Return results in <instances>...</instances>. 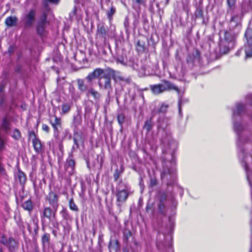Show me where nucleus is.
Listing matches in <instances>:
<instances>
[{
    "instance_id": "f257e3e1",
    "label": "nucleus",
    "mask_w": 252,
    "mask_h": 252,
    "mask_svg": "<svg viewBox=\"0 0 252 252\" xmlns=\"http://www.w3.org/2000/svg\"><path fill=\"white\" fill-rule=\"evenodd\" d=\"M233 128L238 136L237 146L240 151L239 157L240 158H244V152L241 147L244 143L248 142L250 141V138L247 137L245 130V126L241 122H234Z\"/></svg>"
},
{
    "instance_id": "c03bdc74",
    "label": "nucleus",
    "mask_w": 252,
    "mask_h": 252,
    "mask_svg": "<svg viewBox=\"0 0 252 252\" xmlns=\"http://www.w3.org/2000/svg\"><path fill=\"white\" fill-rule=\"evenodd\" d=\"M167 252H173L172 249L171 248H169L168 249Z\"/></svg>"
},
{
    "instance_id": "f704fd0d",
    "label": "nucleus",
    "mask_w": 252,
    "mask_h": 252,
    "mask_svg": "<svg viewBox=\"0 0 252 252\" xmlns=\"http://www.w3.org/2000/svg\"><path fill=\"white\" fill-rule=\"evenodd\" d=\"M164 205L160 203L158 206V210L161 214H164Z\"/></svg>"
},
{
    "instance_id": "2eb2a0df",
    "label": "nucleus",
    "mask_w": 252,
    "mask_h": 252,
    "mask_svg": "<svg viewBox=\"0 0 252 252\" xmlns=\"http://www.w3.org/2000/svg\"><path fill=\"white\" fill-rule=\"evenodd\" d=\"M245 111V106L241 103H238L235 109L233 110V115L235 117L237 115H239L242 114Z\"/></svg>"
},
{
    "instance_id": "393cba45",
    "label": "nucleus",
    "mask_w": 252,
    "mask_h": 252,
    "mask_svg": "<svg viewBox=\"0 0 252 252\" xmlns=\"http://www.w3.org/2000/svg\"><path fill=\"white\" fill-rule=\"evenodd\" d=\"M236 0H227V4L229 9L232 10L234 8Z\"/></svg>"
},
{
    "instance_id": "aec40b11",
    "label": "nucleus",
    "mask_w": 252,
    "mask_h": 252,
    "mask_svg": "<svg viewBox=\"0 0 252 252\" xmlns=\"http://www.w3.org/2000/svg\"><path fill=\"white\" fill-rule=\"evenodd\" d=\"M6 245L9 247L10 250H12L17 247V243L13 239L9 238Z\"/></svg>"
},
{
    "instance_id": "b1692460",
    "label": "nucleus",
    "mask_w": 252,
    "mask_h": 252,
    "mask_svg": "<svg viewBox=\"0 0 252 252\" xmlns=\"http://www.w3.org/2000/svg\"><path fill=\"white\" fill-rule=\"evenodd\" d=\"M69 208L75 212H77L78 211V208L77 206L76 205L75 203H74L73 199H70L69 201Z\"/></svg>"
},
{
    "instance_id": "c9c22d12",
    "label": "nucleus",
    "mask_w": 252,
    "mask_h": 252,
    "mask_svg": "<svg viewBox=\"0 0 252 252\" xmlns=\"http://www.w3.org/2000/svg\"><path fill=\"white\" fill-rule=\"evenodd\" d=\"M0 241L2 243H3L4 245H6L7 242L6 239L5 238V237L4 236H2V238Z\"/></svg>"
},
{
    "instance_id": "c756f323",
    "label": "nucleus",
    "mask_w": 252,
    "mask_h": 252,
    "mask_svg": "<svg viewBox=\"0 0 252 252\" xmlns=\"http://www.w3.org/2000/svg\"><path fill=\"white\" fill-rule=\"evenodd\" d=\"M70 106L68 104H64L62 106V111L63 113L68 112L70 110Z\"/></svg>"
},
{
    "instance_id": "dca6fc26",
    "label": "nucleus",
    "mask_w": 252,
    "mask_h": 252,
    "mask_svg": "<svg viewBox=\"0 0 252 252\" xmlns=\"http://www.w3.org/2000/svg\"><path fill=\"white\" fill-rule=\"evenodd\" d=\"M32 142L34 150L37 153H40L41 152L42 144L40 141L36 137H34Z\"/></svg>"
},
{
    "instance_id": "09e8293b",
    "label": "nucleus",
    "mask_w": 252,
    "mask_h": 252,
    "mask_svg": "<svg viewBox=\"0 0 252 252\" xmlns=\"http://www.w3.org/2000/svg\"><path fill=\"white\" fill-rule=\"evenodd\" d=\"M75 11H76L75 8H74V10H73V14H75Z\"/></svg>"
},
{
    "instance_id": "6ab92c4d",
    "label": "nucleus",
    "mask_w": 252,
    "mask_h": 252,
    "mask_svg": "<svg viewBox=\"0 0 252 252\" xmlns=\"http://www.w3.org/2000/svg\"><path fill=\"white\" fill-rule=\"evenodd\" d=\"M153 126L152 123V118L151 117L150 119L147 120L143 128L146 129L147 131H149Z\"/></svg>"
},
{
    "instance_id": "79ce46f5",
    "label": "nucleus",
    "mask_w": 252,
    "mask_h": 252,
    "mask_svg": "<svg viewBox=\"0 0 252 252\" xmlns=\"http://www.w3.org/2000/svg\"><path fill=\"white\" fill-rule=\"evenodd\" d=\"M151 185L152 186H155L156 184V181L155 180H151Z\"/></svg>"
},
{
    "instance_id": "ea45409f",
    "label": "nucleus",
    "mask_w": 252,
    "mask_h": 252,
    "mask_svg": "<svg viewBox=\"0 0 252 252\" xmlns=\"http://www.w3.org/2000/svg\"><path fill=\"white\" fill-rule=\"evenodd\" d=\"M29 135L31 137L32 136H33L34 138V137H35V133L33 131H31L30 133H29Z\"/></svg>"
},
{
    "instance_id": "20e7f679",
    "label": "nucleus",
    "mask_w": 252,
    "mask_h": 252,
    "mask_svg": "<svg viewBox=\"0 0 252 252\" xmlns=\"http://www.w3.org/2000/svg\"><path fill=\"white\" fill-rule=\"evenodd\" d=\"M47 1L53 3L57 4L58 3L59 0H45L43 1V5L44 6L45 10L43 12V15L41 18L40 21L38 23L37 27V32L39 34H42L44 32L45 26L46 24V11H49Z\"/></svg>"
},
{
    "instance_id": "cd10ccee",
    "label": "nucleus",
    "mask_w": 252,
    "mask_h": 252,
    "mask_svg": "<svg viewBox=\"0 0 252 252\" xmlns=\"http://www.w3.org/2000/svg\"><path fill=\"white\" fill-rule=\"evenodd\" d=\"M42 241L44 245L48 244L49 241V235L47 234H44L42 236Z\"/></svg>"
},
{
    "instance_id": "9d476101",
    "label": "nucleus",
    "mask_w": 252,
    "mask_h": 252,
    "mask_svg": "<svg viewBox=\"0 0 252 252\" xmlns=\"http://www.w3.org/2000/svg\"><path fill=\"white\" fill-rule=\"evenodd\" d=\"M47 199L54 209L57 210L58 207V196L53 192H50L47 196Z\"/></svg>"
},
{
    "instance_id": "ddd939ff",
    "label": "nucleus",
    "mask_w": 252,
    "mask_h": 252,
    "mask_svg": "<svg viewBox=\"0 0 252 252\" xmlns=\"http://www.w3.org/2000/svg\"><path fill=\"white\" fill-rule=\"evenodd\" d=\"M75 161L72 159H68L65 165V168L69 175L73 174L74 170Z\"/></svg>"
},
{
    "instance_id": "a878e982",
    "label": "nucleus",
    "mask_w": 252,
    "mask_h": 252,
    "mask_svg": "<svg viewBox=\"0 0 252 252\" xmlns=\"http://www.w3.org/2000/svg\"><path fill=\"white\" fill-rule=\"evenodd\" d=\"M9 126V123L7 119L6 118L4 119L2 121L1 127L2 129H4L5 130H6Z\"/></svg>"
},
{
    "instance_id": "2f4dec72",
    "label": "nucleus",
    "mask_w": 252,
    "mask_h": 252,
    "mask_svg": "<svg viewBox=\"0 0 252 252\" xmlns=\"http://www.w3.org/2000/svg\"><path fill=\"white\" fill-rule=\"evenodd\" d=\"M117 119H118L119 123L120 125H122L124 121V119H125L124 115L123 114L118 115Z\"/></svg>"
},
{
    "instance_id": "39448f33",
    "label": "nucleus",
    "mask_w": 252,
    "mask_h": 252,
    "mask_svg": "<svg viewBox=\"0 0 252 252\" xmlns=\"http://www.w3.org/2000/svg\"><path fill=\"white\" fill-rule=\"evenodd\" d=\"M108 72V75H110L115 82L120 81L125 82L126 83H129L130 79L129 78H125L122 74L118 71L108 68L106 69Z\"/></svg>"
},
{
    "instance_id": "72a5a7b5",
    "label": "nucleus",
    "mask_w": 252,
    "mask_h": 252,
    "mask_svg": "<svg viewBox=\"0 0 252 252\" xmlns=\"http://www.w3.org/2000/svg\"><path fill=\"white\" fill-rule=\"evenodd\" d=\"M115 12V9L114 7H111L110 10L107 13L108 17L109 18H111L112 16L113 15Z\"/></svg>"
},
{
    "instance_id": "a19ab883",
    "label": "nucleus",
    "mask_w": 252,
    "mask_h": 252,
    "mask_svg": "<svg viewBox=\"0 0 252 252\" xmlns=\"http://www.w3.org/2000/svg\"><path fill=\"white\" fill-rule=\"evenodd\" d=\"M73 141H74V144L77 146V147H78V143H77V139L76 138H73Z\"/></svg>"
},
{
    "instance_id": "4be33fe9",
    "label": "nucleus",
    "mask_w": 252,
    "mask_h": 252,
    "mask_svg": "<svg viewBox=\"0 0 252 252\" xmlns=\"http://www.w3.org/2000/svg\"><path fill=\"white\" fill-rule=\"evenodd\" d=\"M17 177L21 184H23L25 183L26 180V177L23 172L21 171H19L17 174Z\"/></svg>"
},
{
    "instance_id": "58836bf2",
    "label": "nucleus",
    "mask_w": 252,
    "mask_h": 252,
    "mask_svg": "<svg viewBox=\"0 0 252 252\" xmlns=\"http://www.w3.org/2000/svg\"><path fill=\"white\" fill-rule=\"evenodd\" d=\"M133 2L138 4H140L142 3V0H132Z\"/></svg>"
},
{
    "instance_id": "4c0bfd02",
    "label": "nucleus",
    "mask_w": 252,
    "mask_h": 252,
    "mask_svg": "<svg viewBox=\"0 0 252 252\" xmlns=\"http://www.w3.org/2000/svg\"><path fill=\"white\" fill-rule=\"evenodd\" d=\"M181 104H182V100L180 98L178 102V107H179V113H181Z\"/></svg>"
},
{
    "instance_id": "a18cd8bd",
    "label": "nucleus",
    "mask_w": 252,
    "mask_h": 252,
    "mask_svg": "<svg viewBox=\"0 0 252 252\" xmlns=\"http://www.w3.org/2000/svg\"><path fill=\"white\" fill-rule=\"evenodd\" d=\"M3 90V86L1 85H0V93Z\"/></svg>"
},
{
    "instance_id": "37998d69",
    "label": "nucleus",
    "mask_w": 252,
    "mask_h": 252,
    "mask_svg": "<svg viewBox=\"0 0 252 252\" xmlns=\"http://www.w3.org/2000/svg\"><path fill=\"white\" fill-rule=\"evenodd\" d=\"M123 252H129L127 248H124Z\"/></svg>"
},
{
    "instance_id": "e433bc0d",
    "label": "nucleus",
    "mask_w": 252,
    "mask_h": 252,
    "mask_svg": "<svg viewBox=\"0 0 252 252\" xmlns=\"http://www.w3.org/2000/svg\"><path fill=\"white\" fill-rule=\"evenodd\" d=\"M42 129L44 130V131H45L46 132H48L49 131V128L48 127V126L46 125H42Z\"/></svg>"
},
{
    "instance_id": "9b49d317",
    "label": "nucleus",
    "mask_w": 252,
    "mask_h": 252,
    "mask_svg": "<svg viewBox=\"0 0 252 252\" xmlns=\"http://www.w3.org/2000/svg\"><path fill=\"white\" fill-rule=\"evenodd\" d=\"M128 196V192L127 189L118 191L117 193L118 205L120 206L126 200Z\"/></svg>"
},
{
    "instance_id": "5701e85b",
    "label": "nucleus",
    "mask_w": 252,
    "mask_h": 252,
    "mask_svg": "<svg viewBox=\"0 0 252 252\" xmlns=\"http://www.w3.org/2000/svg\"><path fill=\"white\" fill-rule=\"evenodd\" d=\"M77 84L78 88L81 91L83 92L86 90L87 87L84 85V81L83 80L78 79L77 80Z\"/></svg>"
},
{
    "instance_id": "f03ea898",
    "label": "nucleus",
    "mask_w": 252,
    "mask_h": 252,
    "mask_svg": "<svg viewBox=\"0 0 252 252\" xmlns=\"http://www.w3.org/2000/svg\"><path fill=\"white\" fill-rule=\"evenodd\" d=\"M164 84H159L157 85H152L150 89L152 92L156 94H161L165 91L170 90H175L178 93L179 90L172 83L168 81H163Z\"/></svg>"
},
{
    "instance_id": "c85d7f7f",
    "label": "nucleus",
    "mask_w": 252,
    "mask_h": 252,
    "mask_svg": "<svg viewBox=\"0 0 252 252\" xmlns=\"http://www.w3.org/2000/svg\"><path fill=\"white\" fill-rule=\"evenodd\" d=\"M168 107V105L167 104H163L160 106V108L159 110V113H165L167 110V108Z\"/></svg>"
},
{
    "instance_id": "a211bd4d",
    "label": "nucleus",
    "mask_w": 252,
    "mask_h": 252,
    "mask_svg": "<svg viewBox=\"0 0 252 252\" xmlns=\"http://www.w3.org/2000/svg\"><path fill=\"white\" fill-rule=\"evenodd\" d=\"M22 207L24 210L31 212L33 209L32 203L30 200L26 201L22 204Z\"/></svg>"
},
{
    "instance_id": "7c9ffc66",
    "label": "nucleus",
    "mask_w": 252,
    "mask_h": 252,
    "mask_svg": "<svg viewBox=\"0 0 252 252\" xmlns=\"http://www.w3.org/2000/svg\"><path fill=\"white\" fill-rule=\"evenodd\" d=\"M20 132L18 129H15L13 132V137L16 139H18L20 137Z\"/></svg>"
},
{
    "instance_id": "423d86ee",
    "label": "nucleus",
    "mask_w": 252,
    "mask_h": 252,
    "mask_svg": "<svg viewBox=\"0 0 252 252\" xmlns=\"http://www.w3.org/2000/svg\"><path fill=\"white\" fill-rule=\"evenodd\" d=\"M245 37L247 43L250 47L246 48L245 50L246 58L252 57V30L248 29L245 32Z\"/></svg>"
},
{
    "instance_id": "bb28decb",
    "label": "nucleus",
    "mask_w": 252,
    "mask_h": 252,
    "mask_svg": "<svg viewBox=\"0 0 252 252\" xmlns=\"http://www.w3.org/2000/svg\"><path fill=\"white\" fill-rule=\"evenodd\" d=\"M137 50L139 51H143L144 50V44L138 40L136 44Z\"/></svg>"
},
{
    "instance_id": "49530a36",
    "label": "nucleus",
    "mask_w": 252,
    "mask_h": 252,
    "mask_svg": "<svg viewBox=\"0 0 252 252\" xmlns=\"http://www.w3.org/2000/svg\"><path fill=\"white\" fill-rule=\"evenodd\" d=\"M250 252H252V242H251V246Z\"/></svg>"
},
{
    "instance_id": "0eeeda50",
    "label": "nucleus",
    "mask_w": 252,
    "mask_h": 252,
    "mask_svg": "<svg viewBox=\"0 0 252 252\" xmlns=\"http://www.w3.org/2000/svg\"><path fill=\"white\" fill-rule=\"evenodd\" d=\"M35 11L34 9H31L26 13L23 18L25 23V28H29L32 26L34 21Z\"/></svg>"
},
{
    "instance_id": "f3484780",
    "label": "nucleus",
    "mask_w": 252,
    "mask_h": 252,
    "mask_svg": "<svg viewBox=\"0 0 252 252\" xmlns=\"http://www.w3.org/2000/svg\"><path fill=\"white\" fill-rule=\"evenodd\" d=\"M17 22V18L16 17H8L5 21V23L8 27H12L16 25Z\"/></svg>"
},
{
    "instance_id": "4468645a",
    "label": "nucleus",
    "mask_w": 252,
    "mask_h": 252,
    "mask_svg": "<svg viewBox=\"0 0 252 252\" xmlns=\"http://www.w3.org/2000/svg\"><path fill=\"white\" fill-rule=\"evenodd\" d=\"M109 249L110 252H117L119 249V243L117 240H110L109 244Z\"/></svg>"
},
{
    "instance_id": "412c9836",
    "label": "nucleus",
    "mask_w": 252,
    "mask_h": 252,
    "mask_svg": "<svg viewBox=\"0 0 252 252\" xmlns=\"http://www.w3.org/2000/svg\"><path fill=\"white\" fill-rule=\"evenodd\" d=\"M87 94L92 95L95 99H98L100 96L99 93L93 88L89 90Z\"/></svg>"
},
{
    "instance_id": "f8f14e48",
    "label": "nucleus",
    "mask_w": 252,
    "mask_h": 252,
    "mask_svg": "<svg viewBox=\"0 0 252 252\" xmlns=\"http://www.w3.org/2000/svg\"><path fill=\"white\" fill-rule=\"evenodd\" d=\"M54 211H53L49 207H46L44 208L43 212V215L41 216L42 221H44V218H47L49 220H51L52 217H54L55 216L56 211L57 210L54 209Z\"/></svg>"
},
{
    "instance_id": "de8ad7c7",
    "label": "nucleus",
    "mask_w": 252,
    "mask_h": 252,
    "mask_svg": "<svg viewBox=\"0 0 252 252\" xmlns=\"http://www.w3.org/2000/svg\"><path fill=\"white\" fill-rule=\"evenodd\" d=\"M114 176H115L116 180H117L118 178V175H115Z\"/></svg>"
},
{
    "instance_id": "473e14b6",
    "label": "nucleus",
    "mask_w": 252,
    "mask_h": 252,
    "mask_svg": "<svg viewBox=\"0 0 252 252\" xmlns=\"http://www.w3.org/2000/svg\"><path fill=\"white\" fill-rule=\"evenodd\" d=\"M172 171H170V170L168 169H164L163 171L162 172L161 174V177L163 178L164 176H165L167 174H170L172 173Z\"/></svg>"
},
{
    "instance_id": "7ed1b4c3",
    "label": "nucleus",
    "mask_w": 252,
    "mask_h": 252,
    "mask_svg": "<svg viewBox=\"0 0 252 252\" xmlns=\"http://www.w3.org/2000/svg\"><path fill=\"white\" fill-rule=\"evenodd\" d=\"M98 85L100 90L107 91L108 94L112 91L111 78L108 75V72L106 69L105 74L98 79Z\"/></svg>"
},
{
    "instance_id": "6e6552de",
    "label": "nucleus",
    "mask_w": 252,
    "mask_h": 252,
    "mask_svg": "<svg viewBox=\"0 0 252 252\" xmlns=\"http://www.w3.org/2000/svg\"><path fill=\"white\" fill-rule=\"evenodd\" d=\"M105 73V70L100 68H97L95 69L92 72L89 73L86 78L88 82H91L94 78L99 79Z\"/></svg>"
},
{
    "instance_id": "8fccbe9b",
    "label": "nucleus",
    "mask_w": 252,
    "mask_h": 252,
    "mask_svg": "<svg viewBox=\"0 0 252 252\" xmlns=\"http://www.w3.org/2000/svg\"><path fill=\"white\" fill-rule=\"evenodd\" d=\"M0 252H2L1 250H0Z\"/></svg>"
},
{
    "instance_id": "1a4fd4ad",
    "label": "nucleus",
    "mask_w": 252,
    "mask_h": 252,
    "mask_svg": "<svg viewBox=\"0 0 252 252\" xmlns=\"http://www.w3.org/2000/svg\"><path fill=\"white\" fill-rule=\"evenodd\" d=\"M54 120H50V122L54 129V136L57 138L59 134V127H61V120L56 116H54Z\"/></svg>"
}]
</instances>
